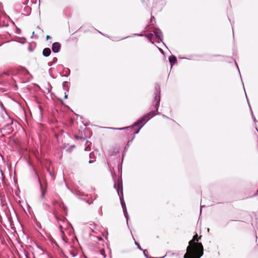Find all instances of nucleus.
<instances>
[{
	"mask_svg": "<svg viewBox=\"0 0 258 258\" xmlns=\"http://www.w3.org/2000/svg\"><path fill=\"white\" fill-rule=\"evenodd\" d=\"M199 238L198 235L194 236L192 240L189 241V245L187 247L186 252L184 258H200L204 254V248L201 243H196Z\"/></svg>",
	"mask_w": 258,
	"mask_h": 258,
	"instance_id": "nucleus-1",
	"label": "nucleus"
},
{
	"mask_svg": "<svg viewBox=\"0 0 258 258\" xmlns=\"http://www.w3.org/2000/svg\"><path fill=\"white\" fill-rule=\"evenodd\" d=\"M114 187L116 189L118 195L119 197L120 204L121 205V207L123 210V214L124 217L126 220L127 224H128V220L129 219V216L127 214L125 204L123 200V186H122V182L121 179L118 178L117 179V182L115 181L114 184Z\"/></svg>",
	"mask_w": 258,
	"mask_h": 258,
	"instance_id": "nucleus-2",
	"label": "nucleus"
},
{
	"mask_svg": "<svg viewBox=\"0 0 258 258\" xmlns=\"http://www.w3.org/2000/svg\"><path fill=\"white\" fill-rule=\"evenodd\" d=\"M155 115L154 113V111L152 110L150 111L149 113L146 114V115H144L142 117H141L139 120H138L137 121H136L134 124L132 126H127L125 127H122V128H115V127H110V129H112L114 130H123L125 129H129V128H133L134 126H136L140 124L141 123H143V122L146 121V118H148L147 121L150 119L151 118L154 116Z\"/></svg>",
	"mask_w": 258,
	"mask_h": 258,
	"instance_id": "nucleus-3",
	"label": "nucleus"
},
{
	"mask_svg": "<svg viewBox=\"0 0 258 258\" xmlns=\"http://www.w3.org/2000/svg\"><path fill=\"white\" fill-rule=\"evenodd\" d=\"M155 91L154 93V99L153 102V105L154 108L158 110L160 102V87L158 84L155 86Z\"/></svg>",
	"mask_w": 258,
	"mask_h": 258,
	"instance_id": "nucleus-4",
	"label": "nucleus"
},
{
	"mask_svg": "<svg viewBox=\"0 0 258 258\" xmlns=\"http://www.w3.org/2000/svg\"><path fill=\"white\" fill-rule=\"evenodd\" d=\"M2 117L6 119V120L8 122L7 124L4 125L2 128L0 129V132H2L3 130H6L7 128H9V127L13 124V121L11 119V117L9 116V115L5 112L2 114ZM10 131L9 133L12 132V130L10 128H9Z\"/></svg>",
	"mask_w": 258,
	"mask_h": 258,
	"instance_id": "nucleus-5",
	"label": "nucleus"
},
{
	"mask_svg": "<svg viewBox=\"0 0 258 258\" xmlns=\"http://www.w3.org/2000/svg\"><path fill=\"white\" fill-rule=\"evenodd\" d=\"M33 171H34V172L35 178L38 181V182L39 183V184L40 185V191H41L40 198H41V200H43V199H44L45 198V192L46 191V186L47 185H46V187H45V188H43L42 183H41V182L40 181V178H39V177L38 174L34 170V169H33Z\"/></svg>",
	"mask_w": 258,
	"mask_h": 258,
	"instance_id": "nucleus-6",
	"label": "nucleus"
},
{
	"mask_svg": "<svg viewBox=\"0 0 258 258\" xmlns=\"http://www.w3.org/2000/svg\"><path fill=\"white\" fill-rule=\"evenodd\" d=\"M154 33L156 37L159 39V41H158V42L162 41L163 34L160 29L159 28H155L154 31Z\"/></svg>",
	"mask_w": 258,
	"mask_h": 258,
	"instance_id": "nucleus-7",
	"label": "nucleus"
},
{
	"mask_svg": "<svg viewBox=\"0 0 258 258\" xmlns=\"http://www.w3.org/2000/svg\"><path fill=\"white\" fill-rule=\"evenodd\" d=\"M61 45L59 42H54L52 45V50L54 53H57L60 51Z\"/></svg>",
	"mask_w": 258,
	"mask_h": 258,
	"instance_id": "nucleus-8",
	"label": "nucleus"
},
{
	"mask_svg": "<svg viewBox=\"0 0 258 258\" xmlns=\"http://www.w3.org/2000/svg\"><path fill=\"white\" fill-rule=\"evenodd\" d=\"M169 61L170 65H171V68H172L173 67V66L175 63H176L177 58H176V56L172 55L169 57Z\"/></svg>",
	"mask_w": 258,
	"mask_h": 258,
	"instance_id": "nucleus-9",
	"label": "nucleus"
},
{
	"mask_svg": "<svg viewBox=\"0 0 258 258\" xmlns=\"http://www.w3.org/2000/svg\"><path fill=\"white\" fill-rule=\"evenodd\" d=\"M51 53V50L49 48H45L42 52V54L45 57H48Z\"/></svg>",
	"mask_w": 258,
	"mask_h": 258,
	"instance_id": "nucleus-10",
	"label": "nucleus"
},
{
	"mask_svg": "<svg viewBox=\"0 0 258 258\" xmlns=\"http://www.w3.org/2000/svg\"><path fill=\"white\" fill-rule=\"evenodd\" d=\"M55 218H56V220H57V222H58V224H59V227H60V228L61 229V233H63V231L62 230V225H61V222H64V219H62V220H59V219H58V218L57 217H56V216H55Z\"/></svg>",
	"mask_w": 258,
	"mask_h": 258,
	"instance_id": "nucleus-11",
	"label": "nucleus"
},
{
	"mask_svg": "<svg viewBox=\"0 0 258 258\" xmlns=\"http://www.w3.org/2000/svg\"><path fill=\"white\" fill-rule=\"evenodd\" d=\"M57 61V58L56 57H53V60L51 62H48L47 64L48 66H52L53 64L56 63Z\"/></svg>",
	"mask_w": 258,
	"mask_h": 258,
	"instance_id": "nucleus-12",
	"label": "nucleus"
},
{
	"mask_svg": "<svg viewBox=\"0 0 258 258\" xmlns=\"http://www.w3.org/2000/svg\"><path fill=\"white\" fill-rule=\"evenodd\" d=\"M143 251V253H144V255H145V256L146 257V258H159V257H149L147 254H146V252H147V250H142ZM165 257V256H163V257H159V258H164Z\"/></svg>",
	"mask_w": 258,
	"mask_h": 258,
	"instance_id": "nucleus-13",
	"label": "nucleus"
},
{
	"mask_svg": "<svg viewBox=\"0 0 258 258\" xmlns=\"http://www.w3.org/2000/svg\"><path fill=\"white\" fill-rule=\"evenodd\" d=\"M148 39H149L152 43H153V42L152 41V39L153 36V34L152 33H149L148 35H146Z\"/></svg>",
	"mask_w": 258,
	"mask_h": 258,
	"instance_id": "nucleus-14",
	"label": "nucleus"
},
{
	"mask_svg": "<svg viewBox=\"0 0 258 258\" xmlns=\"http://www.w3.org/2000/svg\"><path fill=\"white\" fill-rule=\"evenodd\" d=\"M117 153H118V150H114L113 152H109V154L111 156L116 155Z\"/></svg>",
	"mask_w": 258,
	"mask_h": 258,
	"instance_id": "nucleus-15",
	"label": "nucleus"
},
{
	"mask_svg": "<svg viewBox=\"0 0 258 258\" xmlns=\"http://www.w3.org/2000/svg\"><path fill=\"white\" fill-rule=\"evenodd\" d=\"M135 244L137 246L138 249H139L140 250H143V249L140 246V244L137 241H135Z\"/></svg>",
	"mask_w": 258,
	"mask_h": 258,
	"instance_id": "nucleus-16",
	"label": "nucleus"
},
{
	"mask_svg": "<svg viewBox=\"0 0 258 258\" xmlns=\"http://www.w3.org/2000/svg\"><path fill=\"white\" fill-rule=\"evenodd\" d=\"M135 138V137H134L132 139V140L131 141H129L126 146V147H125V150H126L127 149V148H128L129 146H130V142H132L133 140L134 139V138Z\"/></svg>",
	"mask_w": 258,
	"mask_h": 258,
	"instance_id": "nucleus-17",
	"label": "nucleus"
},
{
	"mask_svg": "<svg viewBox=\"0 0 258 258\" xmlns=\"http://www.w3.org/2000/svg\"><path fill=\"white\" fill-rule=\"evenodd\" d=\"M67 71L68 73H66V74L64 75L63 76L68 77L70 75V70L68 69Z\"/></svg>",
	"mask_w": 258,
	"mask_h": 258,
	"instance_id": "nucleus-18",
	"label": "nucleus"
},
{
	"mask_svg": "<svg viewBox=\"0 0 258 258\" xmlns=\"http://www.w3.org/2000/svg\"><path fill=\"white\" fill-rule=\"evenodd\" d=\"M43 205L45 209H49L50 208V206L46 203H44Z\"/></svg>",
	"mask_w": 258,
	"mask_h": 258,
	"instance_id": "nucleus-19",
	"label": "nucleus"
},
{
	"mask_svg": "<svg viewBox=\"0 0 258 258\" xmlns=\"http://www.w3.org/2000/svg\"><path fill=\"white\" fill-rule=\"evenodd\" d=\"M250 110H251V113L252 119H253V121L254 122H255L256 121V119H255V117H254V115L253 114V112H252V111L251 110V108L250 107Z\"/></svg>",
	"mask_w": 258,
	"mask_h": 258,
	"instance_id": "nucleus-20",
	"label": "nucleus"
},
{
	"mask_svg": "<svg viewBox=\"0 0 258 258\" xmlns=\"http://www.w3.org/2000/svg\"><path fill=\"white\" fill-rule=\"evenodd\" d=\"M144 126V124H143L142 125H141L140 126V127L136 131V132L134 133L135 134H137L139 133L140 130L143 127V126Z\"/></svg>",
	"mask_w": 258,
	"mask_h": 258,
	"instance_id": "nucleus-21",
	"label": "nucleus"
},
{
	"mask_svg": "<svg viewBox=\"0 0 258 258\" xmlns=\"http://www.w3.org/2000/svg\"><path fill=\"white\" fill-rule=\"evenodd\" d=\"M20 31L21 30L19 28H17L16 33L19 34L20 33Z\"/></svg>",
	"mask_w": 258,
	"mask_h": 258,
	"instance_id": "nucleus-22",
	"label": "nucleus"
},
{
	"mask_svg": "<svg viewBox=\"0 0 258 258\" xmlns=\"http://www.w3.org/2000/svg\"><path fill=\"white\" fill-rule=\"evenodd\" d=\"M154 20H155V18L153 16L151 17V22H152Z\"/></svg>",
	"mask_w": 258,
	"mask_h": 258,
	"instance_id": "nucleus-23",
	"label": "nucleus"
},
{
	"mask_svg": "<svg viewBox=\"0 0 258 258\" xmlns=\"http://www.w3.org/2000/svg\"><path fill=\"white\" fill-rule=\"evenodd\" d=\"M50 38V36L49 35H47L46 37V39L47 40H48Z\"/></svg>",
	"mask_w": 258,
	"mask_h": 258,
	"instance_id": "nucleus-24",
	"label": "nucleus"
},
{
	"mask_svg": "<svg viewBox=\"0 0 258 258\" xmlns=\"http://www.w3.org/2000/svg\"><path fill=\"white\" fill-rule=\"evenodd\" d=\"M64 99H67L68 98V95L66 93H64Z\"/></svg>",
	"mask_w": 258,
	"mask_h": 258,
	"instance_id": "nucleus-25",
	"label": "nucleus"
},
{
	"mask_svg": "<svg viewBox=\"0 0 258 258\" xmlns=\"http://www.w3.org/2000/svg\"><path fill=\"white\" fill-rule=\"evenodd\" d=\"M67 84V82H63L62 83L63 86L64 87Z\"/></svg>",
	"mask_w": 258,
	"mask_h": 258,
	"instance_id": "nucleus-26",
	"label": "nucleus"
},
{
	"mask_svg": "<svg viewBox=\"0 0 258 258\" xmlns=\"http://www.w3.org/2000/svg\"><path fill=\"white\" fill-rule=\"evenodd\" d=\"M162 116L164 118H167V119H169V118L167 116H166V115H164V114H162Z\"/></svg>",
	"mask_w": 258,
	"mask_h": 258,
	"instance_id": "nucleus-27",
	"label": "nucleus"
},
{
	"mask_svg": "<svg viewBox=\"0 0 258 258\" xmlns=\"http://www.w3.org/2000/svg\"><path fill=\"white\" fill-rule=\"evenodd\" d=\"M245 96H246V98H247V95L246 94H245ZM247 102L248 103L249 106L250 108V105L249 102H248V99H247Z\"/></svg>",
	"mask_w": 258,
	"mask_h": 258,
	"instance_id": "nucleus-28",
	"label": "nucleus"
},
{
	"mask_svg": "<svg viewBox=\"0 0 258 258\" xmlns=\"http://www.w3.org/2000/svg\"><path fill=\"white\" fill-rule=\"evenodd\" d=\"M94 162V160L90 159L89 161V163H92Z\"/></svg>",
	"mask_w": 258,
	"mask_h": 258,
	"instance_id": "nucleus-29",
	"label": "nucleus"
},
{
	"mask_svg": "<svg viewBox=\"0 0 258 258\" xmlns=\"http://www.w3.org/2000/svg\"><path fill=\"white\" fill-rule=\"evenodd\" d=\"M25 9H26V10H30V7H26L25 8Z\"/></svg>",
	"mask_w": 258,
	"mask_h": 258,
	"instance_id": "nucleus-30",
	"label": "nucleus"
},
{
	"mask_svg": "<svg viewBox=\"0 0 258 258\" xmlns=\"http://www.w3.org/2000/svg\"><path fill=\"white\" fill-rule=\"evenodd\" d=\"M235 64H236V66H237V68L238 70V72H239V73H240V71H239V70L238 67V66H237V62H236V61H235Z\"/></svg>",
	"mask_w": 258,
	"mask_h": 258,
	"instance_id": "nucleus-31",
	"label": "nucleus"
},
{
	"mask_svg": "<svg viewBox=\"0 0 258 258\" xmlns=\"http://www.w3.org/2000/svg\"><path fill=\"white\" fill-rule=\"evenodd\" d=\"M135 35H137V36H143V34H134Z\"/></svg>",
	"mask_w": 258,
	"mask_h": 258,
	"instance_id": "nucleus-32",
	"label": "nucleus"
},
{
	"mask_svg": "<svg viewBox=\"0 0 258 258\" xmlns=\"http://www.w3.org/2000/svg\"><path fill=\"white\" fill-rule=\"evenodd\" d=\"M77 195H82L80 192V190H78V193L77 194Z\"/></svg>",
	"mask_w": 258,
	"mask_h": 258,
	"instance_id": "nucleus-33",
	"label": "nucleus"
},
{
	"mask_svg": "<svg viewBox=\"0 0 258 258\" xmlns=\"http://www.w3.org/2000/svg\"><path fill=\"white\" fill-rule=\"evenodd\" d=\"M159 49L160 51L162 53H163V50H162V49H161V48H159Z\"/></svg>",
	"mask_w": 258,
	"mask_h": 258,
	"instance_id": "nucleus-34",
	"label": "nucleus"
},
{
	"mask_svg": "<svg viewBox=\"0 0 258 258\" xmlns=\"http://www.w3.org/2000/svg\"><path fill=\"white\" fill-rule=\"evenodd\" d=\"M38 28L39 29H40L42 32H43V30L42 29H41L40 28L39 26H38Z\"/></svg>",
	"mask_w": 258,
	"mask_h": 258,
	"instance_id": "nucleus-35",
	"label": "nucleus"
},
{
	"mask_svg": "<svg viewBox=\"0 0 258 258\" xmlns=\"http://www.w3.org/2000/svg\"><path fill=\"white\" fill-rule=\"evenodd\" d=\"M4 74L5 75H9V73L6 72L4 73Z\"/></svg>",
	"mask_w": 258,
	"mask_h": 258,
	"instance_id": "nucleus-36",
	"label": "nucleus"
},
{
	"mask_svg": "<svg viewBox=\"0 0 258 258\" xmlns=\"http://www.w3.org/2000/svg\"><path fill=\"white\" fill-rule=\"evenodd\" d=\"M1 173L2 176H3L4 175H3V173L2 170L1 171Z\"/></svg>",
	"mask_w": 258,
	"mask_h": 258,
	"instance_id": "nucleus-37",
	"label": "nucleus"
},
{
	"mask_svg": "<svg viewBox=\"0 0 258 258\" xmlns=\"http://www.w3.org/2000/svg\"><path fill=\"white\" fill-rule=\"evenodd\" d=\"M202 206H201V210H200V213H202Z\"/></svg>",
	"mask_w": 258,
	"mask_h": 258,
	"instance_id": "nucleus-38",
	"label": "nucleus"
},
{
	"mask_svg": "<svg viewBox=\"0 0 258 258\" xmlns=\"http://www.w3.org/2000/svg\"><path fill=\"white\" fill-rule=\"evenodd\" d=\"M62 239L64 241V243H66V241L64 240V238H63V237H62Z\"/></svg>",
	"mask_w": 258,
	"mask_h": 258,
	"instance_id": "nucleus-39",
	"label": "nucleus"
},
{
	"mask_svg": "<svg viewBox=\"0 0 258 258\" xmlns=\"http://www.w3.org/2000/svg\"><path fill=\"white\" fill-rule=\"evenodd\" d=\"M257 193H258V189H257V193H256V194L254 195V196H256L257 195Z\"/></svg>",
	"mask_w": 258,
	"mask_h": 258,
	"instance_id": "nucleus-40",
	"label": "nucleus"
},
{
	"mask_svg": "<svg viewBox=\"0 0 258 258\" xmlns=\"http://www.w3.org/2000/svg\"><path fill=\"white\" fill-rule=\"evenodd\" d=\"M92 153L90 154V158H91Z\"/></svg>",
	"mask_w": 258,
	"mask_h": 258,
	"instance_id": "nucleus-41",
	"label": "nucleus"
},
{
	"mask_svg": "<svg viewBox=\"0 0 258 258\" xmlns=\"http://www.w3.org/2000/svg\"><path fill=\"white\" fill-rule=\"evenodd\" d=\"M86 202H87V203H88V204H89V205H90V204H91V203H90L88 202V201H87Z\"/></svg>",
	"mask_w": 258,
	"mask_h": 258,
	"instance_id": "nucleus-42",
	"label": "nucleus"
},
{
	"mask_svg": "<svg viewBox=\"0 0 258 258\" xmlns=\"http://www.w3.org/2000/svg\"><path fill=\"white\" fill-rule=\"evenodd\" d=\"M101 209H102V207H100V210H101ZM102 214V211H101V214Z\"/></svg>",
	"mask_w": 258,
	"mask_h": 258,
	"instance_id": "nucleus-43",
	"label": "nucleus"
},
{
	"mask_svg": "<svg viewBox=\"0 0 258 258\" xmlns=\"http://www.w3.org/2000/svg\"><path fill=\"white\" fill-rule=\"evenodd\" d=\"M34 32H33V33H32V37H33L34 36Z\"/></svg>",
	"mask_w": 258,
	"mask_h": 258,
	"instance_id": "nucleus-44",
	"label": "nucleus"
}]
</instances>
